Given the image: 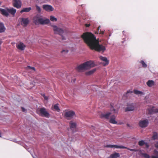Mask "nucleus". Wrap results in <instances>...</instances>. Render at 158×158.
Segmentation results:
<instances>
[{
	"instance_id": "39448f33",
	"label": "nucleus",
	"mask_w": 158,
	"mask_h": 158,
	"mask_svg": "<svg viewBox=\"0 0 158 158\" xmlns=\"http://www.w3.org/2000/svg\"><path fill=\"white\" fill-rule=\"evenodd\" d=\"M51 26L53 27V30L55 34H59L60 35L62 40H65V37L62 35V34L64 33V31L62 29L56 25H52Z\"/></svg>"
},
{
	"instance_id": "72a5a7b5",
	"label": "nucleus",
	"mask_w": 158,
	"mask_h": 158,
	"mask_svg": "<svg viewBox=\"0 0 158 158\" xmlns=\"http://www.w3.org/2000/svg\"><path fill=\"white\" fill-rule=\"evenodd\" d=\"M144 144L145 142L143 140H141L139 142V145L140 146H142Z\"/></svg>"
},
{
	"instance_id": "2eb2a0df",
	"label": "nucleus",
	"mask_w": 158,
	"mask_h": 158,
	"mask_svg": "<svg viewBox=\"0 0 158 158\" xmlns=\"http://www.w3.org/2000/svg\"><path fill=\"white\" fill-rule=\"evenodd\" d=\"M106 148H126L125 147L122 145H107L105 146Z\"/></svg>"
},
{
	"instance_id": "1a4fd4ad",
	"label": "nucleus",
	"mask_w": 158,
	"mask_h": 158,
	"mask_svg": "<svg viewBox=\"0 0 158 158\" xmlns=\"http://www.w3.org/2000/svg\"><path fill=\"white\" fill-rule=\"evenodd\" d=\"M158 112V108L154 106H150L148 108V113L149 114H153Z\"/></svg>"
},
{
	"instance_id": "c85d7f7f",
	"label": "nucleus",
	"mask_w": 158,
	"mask_h": 158,
	"mask_svg": "<svg viewBox=\"0 0 158 158\" xmlns=\"http://www.w3.org/2000/svg\"><path fill=\"white\" fill-rule=\"evenodd\" d=\"M152 158H158V151L156 150L154 151V155L152 156Z\"/></svg>"
},
{
	"instance_id": "a19ab883",
	"label": "nucleus",
	"mask_w": 158,
	"mask_h": 158,
	"mask_svg": "<svg viewBox=\"0 0 158 158\" xmlns=\"http://www.w3.org/2000/svg\"><path fill=\"white\" fill-rule=\"evenodd\" d=\"M100 27H98V31L100 29ZM95 33H96V34H97V33L98 34V32H95Z\"/></svg>"
},
{
	"instance_id": "49530a36",
	"label": "nucleus",
	"mask_w": 158,
	"mask_h": 158,
	"mask_svg": "<svg viewBox=\"0 0 158 158\" xmlns=\"http://www.w3.org/2000/svg\"><path fill=\"white\" fill-rule=\"evenodd\" d=\"M131 92H132L131 91ZM130 92V91H127V93H129Z\"/></svg>"
},
{
	"instance_id": "bb28decb",
	"label": "nucleus",
	"mask_w": 158,
	"mask_h": 158,
	"mask_svg": "<svg viewBox=\"0 0 158 158\" xmlns=\"http://www.w3.org/2000/svg\"><path fill=\"white\" fill-rule=\"evenodd\" d=\"M152 139L153 140L158 139V134L157 132L155 131L153 132Z\"/></svg>"
},
{
	"instance_id": "ddd939ff",
	"label": "nucleus",
	"mask_w": 158,
	"mask_h": 158,
	"mask_svg": "<svg viewBox=\"0 0 158 158\" xmlns=\"http://www.w3.org/2000/svg\"><path fill=\"white\" fill-rule=\"evenodd\" d=\"M43 8L48 12L52 11L54 10V8L52 6L49 5H44L43 6Z\"/></svg>"
},
{
	"instance_id": "5701e85b",
	"label": "nucleus",
	"mask_w": 158,
	"mask_h": 158,
	"mask_svg": "<svg viewBox=\"0 0 158 158\" xmlns=\"http://www.w3.org/2000/svg\"><path fill=\"white\" fill-rule=\"evenodd\" d=\"M31 10V7L24 8L23 9L20 11V13H22L23 12H29Z\"/></svg>"
},
{
	"instance_id": "c03bdc74",
	"label": "nucleus",
	"mask_w": 158,
	"mask_h": 158,
	"mask_svg": "<svg viewBox=\"0 0 158 158\" xmlns=\"http://www.w3.org/2000/svg\"><path fill=\"white\" fill-rule=\"evenodd\" d=\"M146 147L147 148H148V145L147 144V143H146Z\"/></svg>"
},
{
	"instance_id": "aec40b11",
	"label": "nucleus",
	"mask_w": 158,
	"mask_h": 158,
	"mask_svg": "<svg viewBox=\"0 0 158 158\" xmlns=\"http://www.w3.org/2000/svg\"><path fill=\"white\" fill-rule=\"evenodd\" d=\"M8 13H10L13 15H14L16 12V10L13 8H8Z\"/></svg>"
},
{
	"instance_id": "79ce46f5",
	"label": "nucleus",
	"mask_w": 158,
	"mask_h": 158,
	"mask_svg": "<svg viewBox=\"0 0 158 158\" xmlns=\"http://www.w3.org/2000/svg\"><path fill=\"white\" fill-rule=\"evenodd\" d=\"M103 33H104L103 31H100V34H103Z\"/></svg>"
},
{
	"instance_id": "6ab92c4d",
	"label": "nucleus",
	"mask_w": 158,
	"mask_h": 158,
	"mask_svg": "<svg viewBox=\"0 0 158 158\" xmlns=\"http://www.w3.org/2000/svg\"><path fill=\"white\" fill-rule=\"evenodd\" d=\"M120 154L118 153L115 152L110 155L107 158H117L120 156Z\"/></svg>"
},
{
	"instance_id": "0eeeda50",
	"label": "nucleus",
	"mask_w": 158,
	"mask_h": 158,
	"mask_svg": "<svg viewBox=\"0 0 158 158\" xmlns=\"http://www.w3.org/2000/svg\"><path fill=\"white\" fill-rule=\"evenodd\" d=\"M135 107V104L131 102L127 103V107L125 108L126 111H131L134 110Z\"/></svg>"
},
{
	"instance_id": "2f4dec72",
	"label": "nucleus",
	"mask_w": 158,
	"mask_h": 158,
	"mask_svg": "<svg viewBox=\"0 0 158 158\" xmlns=\"http://www.w3.org/2000/svg\"><path fill=\"white\" fill-rule=\"evenodd\" d=\"M36 10H37L38 13H40L41 11V9L40 7L37 5H36Z\"/></svg>"
},
{
	"instance_id": "f03ea898",
	"label": "nucleus",
	"mask_w": 158,
	"mask_h": 158,
	"mask_svg": "<svg viewBox=\"0 0 158 158\" xmlns=\"http://www.w3.org/2000/svg\"><path fill=\"white\" fill-rule=\"evenodd\" d=\"M110 112H107L106 113H102L100 115V117L102 118H104L106 119L110 118L109 122L110 123L114 124L117 123V122L115 120L116 115L115 114H117L118 111L114 109L113 106H111Z\"/></svg>"
},
{
	"instance_id": "7c9ffc66",
	"label": "nucleus",
	"mask_w": 158,
	"mask_h": 158,
	"mask_svg": "<svg viewBox=\"0 0 158 158\" xmlns=\"http://www.w3.org/2000/svg\"><path fill=\"white\" fill-rule=\"evenodd\" d=\"M54 109L55 110L59 112L60 111L59 108L57 104H55L54 106Z\"/></svg>"
},
{
	"instance_id": "b1692460",
	"label": "nucleus",
	"mask_w": 158,
	"mask_h": 158,
	"mask_svg": "<svg viewBox=\"0 0 158 158\" xmlns=\"http://www.w3.org/2000/svg\"><path fill=\"white\" fill-rule=\"evenodd\" d=\"M147 85L149 87H151L154 85V82L152 80H149L147 82Z\"/></svg>"
},
{
	"instance_id": "423d86ee",
	"label": "nucleus",
	"mask_w": 158,
	"mask_h": 158,
	"mask_svg": "<svg viewBox=\"0 0 158 158\" xmlns=\"http://www.w3.org/2000/svg\"><path fill=\"white\" fill-rule=\"evenodd\" d=\"M75 114V112L73 110H67L65 111L64 113V116L68 119L72 118Z\"/></svg>"
},
{
	"instance_id": "3c124183",
	"label": "nucleus",
	"mask_w": 158,
	"mask_h": 158,
	"mask_svg": "<svg viewBox=\"0 0 158 158\" xmlns=\"http://www.w3.org/2000/svg\"><path fill=\"white\" fill-rule=\"evenodd\" d=\"M125 32V31H123V34H124V33Z\"/></svg>"
},
{
	"instance_id": "6e6552de",
	"label": "nucleus",
	"mask_w": 158,
	"mask_h": 158,
	"mask_svg": "<svg viewBox=\"0 0 158 158\" xmlns=\"http://www.w3.org/2000/svg\"><path fill=\"white\" fill-rule=\"evenodd\" d=\"M39 112L40 115L46 118H49L50 117L49 114L46 110L45 108L44 107H42L39 109Z\"/></svg>"
},
{
	"instance_id": "09e8293b",
	"label": "nucleus",
	"mask_w": 158,
	"mask_h": 158,
	"mask_svg": "<svg viewBox=\"0 0 158 158\" xmlns=\"http://www.w3.org/2000/svg\"><path fill=\"white\" fill-rule=\"evenodd\" d=\"M1 3H2V2H0V6L1 5Z\"/></svg>"
},
{
	"instance_id": "c9c22d12",
	"label": "nucleus",
	"mask_w": 158,
	"mask_h": 158,
	"mask_svg": "<svg viewBox=\"0 0 158 158\" xmlns=\"http://www.w3.org/2000/svg\"><path fill=\"white\" fill-rule=\"evenodd\" d=\"M43 43L47 45H49L50 44V42L47 40H44Z\"/></svg>"
},
{
	"instance_id": "f3484780",
	"label": "nucleus",
	"mask_w": 158,
	"mask_h": 158,
	"mask_svg": "<svg viewBox=\"0 0 158 158\" xmlns=\"http://www.w3.org/2000/svg\"><path fill=\"white\" fill-rule=\"evenodd\" d=\"M17 48L19 49H23L25 48L26 46L23 43L20 42L16 44Z\"/></svg>"
},
{
	"instance_id": "37998d69",
	"label": "nucleus",
	"mask_w": 158,
	"mask_h": 158,
	"mask_svg": "<svg viewBox=\"0 0 158 158\" xmlns=\"http://www.w3.org/2000/svg\"><path fill=\"white\" fill-rule=\"evenodd\" d=\"M86 27H89V24H86Z\"/></svg>"
},
{
	"instance_id": "8fccbe9b",
	"label": "nucleus",
	"mask_w": 158,
	"mask_h": 158,
	"mask_svg": "<svg viewBox=\"0 0 158 158\" xmlns=\"http://www.w3.org/2000/svg\"><path fill=\"white\" fill-rule=\"evenodd\" d=\"M16 140L15 139H14L13 140L14 141H15Z\"/></svg>"
},
{
	"instance_id": "4468645a",
	"label": "nucleus",
	"mask_w": 158,
	"mask_h": 158,
	"mask_svg": "<svg viewBox=\"0 0 158 158\" xmlns=\"http://www.w3.org/2000/svg\"><path fill=\"white\" fill-rule=\"evenodd\" d=\"M100 59L103 62L102 63L103 66H105L106 65H108L109 62V61L108 60L107 58L105 57H103L102 56H100L99 57Z\"/></svg>"
},
{
	"instance_id": "cd10ccee",
	"label": "nucleus",
	"mask_w": 158,
	"mask_h": 158,
	"mask_svg": "<svg viewBox=\"0 0 158 158\" xmlns=\"http://www.w3.org/2000/svg\"><path fill=\"white\" fill-rule=\"evenodd\" d=\"M134 93L137 95H143L144 94V93L140 91L137 90H135L134 91Z\"/></svg>"
},
{
	"instance_id": "f257e3e1",
	"label": "nucleus",
	"mask_w": 158,
	"mask_h": 158,
	"mask_svg": "<svg viewBox=\"0 0 158 158\" xmlns=\"http://www.w3.org/2000/svg\"><path fill=\"white\" fill-rule=\"evenodd\" d=\"M81 37L84 42L92 49H105L104 42L97 40L94 35L90 32H85Z\"/></svg>"
},
{
	"instance_id": "4be33fe9",
	"label": "nucleus",
	"mask_w": 158,
	"mask_h": 158,
	"mask_svg": "<svg viewBox=\"0 0 158 158\" xmlns=\"http://www.w3.org/2000/svg\"><path fill=\"white\" fill-rule=\"evenodd\" d=\"M6 28L3 23L2 22H0V33L4 32Z\"/></svg>"
},
{
	"instance_id": "9d476101",
	"label": "nucleus",
	"mask_w": 158,
	"mask_h": 158,
	"mask_svg": "<svg viewBox=\"0 0 158 158\" xmlns=\"http://www.w3.org/2000/svg\"><path fill=\"white\" fill-rule=\"evenodd\" d=\"M148 124V121L147 119H145L140 120L139 123V126L142 128L146 127Z\"/></svg>"
},
{
	"instance_id": "393cba45",
	"label": "nucleus",
	"mask_w": 158,
	"mask_h": 158,
	"mask_svg": "<svg viewBox=\"0 0 158 158\" xmlns=\"http://www.w3.org/2000/svg\"><path fill=\"white\" fill-rule=\"evenodd\" d=\"M26 69L28 71L33 72L35 71V69L34 67H31L30 66H28L26 68Z\"/></svg>"
},
{
	"instance_id": "7ed1b4c3",
	"label": "nucleus",
	"mask_w": 158,
	"mask_h": 158,
	"mask_svg": "<svg viewBox=\"0 0 158 158\" xmlns=\"http://www.w3.org/2000/svg\"><path fill=\"white\" fill-rule=\"evenodd\" d=\"M95 66V64L93 61H89L77 65L76 69L79 72H83Z\"/></svg>"
},
{
	"instance_id": "a211bd4d",
	"label": "nucleus",
	"mask_w": 158,
	"mask_h": 158,
	"mask_svg": "<svg viewBox=\"0 0 158 158\" xmlns=\"http://www.w3.org/2000/svg\"><path fill=\"white\" fill-rule=\"evenodd\" d=\"M69 124L71 129L73 131V129L76 128L77 125L76 123L72 121L69 122Z\"/></svg>"
},
{
	"instance_id": "58836bf2",
	"label": "nucleus",
	"mask_w": 158,
	"mask_h": 158,
	"mask_svg": "<svg viewBox=\"0 0 158 158\" xmlns=\"http://www.w3.org/2000/svg\"><path fill=\"white\" fill-rule=\"evenodd\" d=\"M155 147L158 149V142L156 143L155 144Z\"/></svg>"
},
{
	"instance_id": "ea45409f",
	"label": "nucleus",
	"mask_w": 158,
	"mask_h": 158,
	"mask_svg": "<svg viewBox=\"0 0 158 158\" xmlns=\"http://www.w3.org/2000/svg\"><path fill=\"white\" fill-rule=\"evenodd\" d=\"M22 111L23 112H25L26 111V110H25V109L23 107H22Z\"/></svg>"
},
{
	"instance_id": "c756f323",
	"label": "nucleus",
	"mask_w": 158,
	"mask_h": 158,
	"mask_svg": "<svg viewBox=\"0 0 158 158\" xmlns=\"http://www.w3.org/2000/svg\"><path fill=\"white\" fill-rule=\"evenodd\" d=\"M50 19L52 21H57V19L53 16H51L50 17Z\"/></svg>"
},
{
	"instance_id": "a18cd8bd",
	"label": "nucleus",
	"mask_w": 158,
	"mask_h": 158,
	"mask_svg": "<svg viewBox=\"0 0 158 158\" xmlns=\"http://www.w3.org/2000/svg\"><path fill=\"white\" fill-rule=\"evenodd\" d=\"M97 51H98L99 52H100L101 51H102V50H97ZM103 51H104V50H102Z\"/></svg>"
},
{
	"instance_id": "a878e982",
	"label": "nucleus",
	"mask_w": 158,
	"mask_h": 158,
	"mask_svg": "<svg viewBox=\"0 0 158 158\" xmlns=\"http://www.w3.org/2000/svg\"><path fill=\"white\" fill-rule=\"evenodd\" d=\"M139 63H140L143 67L145 68L147 67V64L146 63V62H144V61L143 60H140L139 61Z\"/></svg>"
},
{
	"instance_id": "dca6fc26",
	"label": "nucleus",
	"mask_w": 158,
	"mask_h": 158,
	"mask_svg": "<svg viewBox=\"0 0 158 158\" xmlns=\"http://www.w3.org/2000/svg\"><path fill=\"white\" fill-rule=\"evenodd\" d=\"M8 10V8H7L5 9L0 8V13L3 15L7 17L9 15Z\"/></svg>"
},
{
	"instance_id": "412c9836",
	"label": "nucleus",
	"mask_w": 158,
	"mask_h": 158,
	"mask_svg": "<svg viewBox=\"0 0 158 158\" xmlns=\"http://www.w3.org/2000/svg\"><path fill=\"white\" fill-rule=\"evenodd\" d=\"M97 70L96 68L94 69L85 73V74L87 76H89L93 74Z\"/></svg>"
},
{
	"instance_id": "de8ad7c7",
	"label": "nucleus",
	"mask_w": 158,
	"mask_h": 158,
	"mask_svg": "<svg viewBox=\"0 0 158 158\" xmlns=\"http://www.w3.org/2000/svg\"><path fill=\"white\" fill-rule=\"evenodd\" d=\"M71 51V52H73L74 50H70Z\"/></svg>"
},
{
	"instance_id": "9b49d317",
	"label": "nucleus",
	"mask_w": 158,
	"mask_h": 158,
	"mask_svg": "<svg viewBox=\"0 0 158 158\" xmlns=\"http://www.w3.org/2000/svg\"><path fill=\"white\" fill-rule=\"evenodd\" d=\"M13 6L18 9L20 8L22 6V2L20 0H13Z\"/></svg>"
},
{
	"instance_id": "473e14b6",
	"label": "nucleus",
	"mask_w": 158,
	"mask_h": 158,
	"mask_svg": "<svg viewBox=\"0 0 158 158\" xmlns=\"http://www.w3.org/2000/svg\"><path fill=\"white\" fill-rule=\"evenodd\" d=\"M68 50H62L61 52L63 55H64L68 53Z\"/></svg>"
},
{
	"instance_id": "f704fd0d",
	"label": "nucleus",
	"mask_w": 158,
	"mask_h": 158,
	"mask_svg": "<svg viewBox=\"0 0 158 158\" xmlns=\"http://www.w3.org/2000/svg\"><path fill=\"white\" fill-rule=\"evenodd\" d=\"M143 155L145 158H150L149 156L147 154L144 153L143 154Z\"/></svg>"
},
{
	"instance_id": "4c0bfd02",
	"label": "nucleus",
	"mask_w": 158,
	"mask_h": 158,
	"mask_svg": "<svg viewBox=\"0 0 158 158\" xmlns=\"http://www.w3.org/2000/svg\"><path fill=\"white\" fill-rule=\"evenodd\" d=\"M126 148H124L123 149H127L131 151H135V149H130V148H128L126 147H125Z\"/></svg>"
},
{
	"instance_id": "20e7f679",
	"label": "nucleus",
	"mask_w": 158,
	"mask_h": 158,
	"mask_svg": "<svg viewBox=\"0 0 158 158\" xmlns=\"http://www.w3.org/2000/svg\"><path fill=\"white\" fill-rule=\"evenodd\" d=\"M33 22L36 25L44 24L49 23L50 20L48 19L43 17L42 15H37L34 17Z\"/></svg>"
},
{
	"instance_id": "f8f14e48",
	"label": "nucleus",
	"mask_w": 158,
	"mask_h": 158,
	"mask_svg": "<svg viewBox=\"0 0 158 158\" xmlns=\"http://www.w3.org/2000/svg\"><path fill=\"white\" fill-rule=\"evenodd\" d=\"M20 20L21 25L23 27L27 26L29 22V20L28 18H23L20 19Z\"/></svg>"
},
{
	"instance_id": "e433bc0d",
	"label": "nucleus",
	"mask_w": 158,
	"mask_h": 158,
	"mask_svg": "<svg viewBox=\"0 0 158 158\" xmlns=\"http://www.w3.org/2000/svg\"><path fill=\"white\" fill-rule=\"evenodd\" d=\"M42 96H43L44 97L45 100H47L48 99V97L46 96L44 94H42Z\"/></svg>"
}]
</instances>
